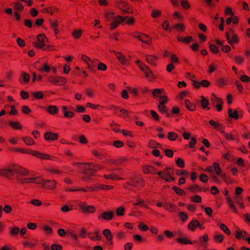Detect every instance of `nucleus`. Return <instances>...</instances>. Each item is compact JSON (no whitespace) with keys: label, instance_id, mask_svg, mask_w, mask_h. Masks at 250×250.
Returning a JSON list of instances; mask_svg holds the SVG:
<instances>
[{"label":"nucleus","instance_id":"58","mask_svg":"<svg viewBox=\"0 0 250 250\" xmlns=\"http://www.w3.org/2000/svg\"><path fill=\"white\" fill-rule=\"evenodd\" d=\"M62 246L60 245L53 244L51 246L52 250H61L62 249Z\"/></svg>","mask_w":250,"mask_h":250},{"label":"nucleus","instance_id":"12","mask_svg":"<svg viewBox=\"0 0 250 250\" xmlns=\"http://www.w3.org/2000/svg\"><path fill=\"white\" fill-rule=\"evenodd\" d=\"M210 101L214 106H216V105L223 104V102L221 99L217 97L214 94L212 93L210 97Z\"/></svg>","mask_w":250,"mask_h":250},{"label":"nucleus","instance_id":"56","mask_svg":"<svg viewBox=\"0 0 250 250\" xmlns=\"http://www.w3.org/2000/svg\"><path fill=\"white\" fill-rule=\"evenodd\" d=\"M200 180L203 183H206L208 180V176L204 174H202L200 176Z\"/></svg>","mask_w":250,"mask_h":250},{"label":"nucleus","instance_id":"21","mask_svg":"<svg viewBox=\"0 0 250 250\" xmlns=\"http://www.w3.org/2000/svg\"><path fill=\"white\" fill-rule=\"evenodd\" d=\"M229 116L233 119H237L239 118L238 114L237 111H233L231 108H229L228 110Z\"/></svg>","mask_w":250,"mask_h":250},{"label":"nucleus","instance_id":"46","mask_svg":"<svg viewBox=\"0 0 250 250\" xmlns=\"http://www.w3.org/2000/svg\"><path fill=\"white\" fill-rule=\"evenodd\" d=\"M224 136L227 140H234L235 137L231 134L224 133Z\"/></svg>","mask_w":250,"mask_h":250},{"label":"nucleus","instance_id":"64","mask_svg":"<svg viewBox=\"0 0 250 250\" xmlns=\"http://www.w3.org/2000/svg\"><path fill=\"white\" fill-rule=\"evenodd\" d=\"M181 4L184 8L187 9L189 7V4H188V2L186 0H182L181 1Z\"/></svg>","mask_w":250,"mask_h":250},{"label":"nucleus","instance_id":"38","mask_svg":"<svg viewBox=\"0 0 250 250\" xmlns=\"http://www.w3.org/2000/svg\"><path fill=\"white\" fill-rule=\"evenodd\" d=\"M226 79H216V83L220 86H223L227 83Z\"/></svg>","mask_w":250,"mask_h":250},{"label":"nucleus","instance_id":"55","mask_svg":"<svg viewBox=\"0 0 250 250\" xmlns=\"http://www.w3.org/2000/svg\"><path fill=\"white\" fill-rule=\"evenodd\" d=\"M177 165L180 167L183 168L184 167V161L181 159L178 158L176 161Z\"/></svg>","mask_w":250,"mask_h":250},{"label":"nucleus","instance_id":"3","mask_svg":"<svg viewBox=\"0 0 250 250\" xmlns=\"http://www.w3.org/2000/svg\"><path fill=\"white\" fill-rule=\"evenodd\" d=\"M114 13L110 12H106L105 13V18L109 21L113 20V21L110 23V29L113 30L116 28L119 24L122 21H125L127 17L117 16L114 17Z\"/></svg>","mask_w":250,"mask_h":250},{"label":"nucleus","instance_id":"16","mask_svg":"<svg viewBox=\"0 0 250 250\" xmlns=\"http://www.w3.org/2000/svg\"><path fill=\"white\" fill-rule=\"evenodd\" d=\"M185 104L186 107L190 111H193L196 109L195 105L188 100H185Z\"/></svg>","mask_w":250,"mask_h":250},{"label":"nucleus","instance_id":"4","mask_svg":"<svg viewBox=\"0 0 250 250\" xmlns=\"http://www.w3.org/2000/svg\"><path fill=\"white\" fill-rule=\"evenodd\" d=\"M137 63L138 64L140 69L145 73L146 77H149L150 76H155L152 73V72L150 71L149 68L145 64L139 61L137 62Z\"/></svg>","mask_w":250,"mask_h":250},{"label":"nucleus","instance_id":"47","mask_svg":"<svg viewBox=\"0 0 250 250\" xmlns=\"http://www.w3.org/2000/svg\"><path fill=\"white\" fill-rule=\"evenodd\" d=\"M191 200L193 202L200 203L202 201V198L199 195H195L191 197Z\"/></svg>","mask_w":250,"mask_h":250},{"label":"nucleus","instance_id":"63","mask_svg":"<svg viewBox=\"0 0 250 250\" xmlns=\"http://www.w3.org/2000/svg\"><path fill=\"white\" fill-rule=\"evenodd\" d=\"M31 203L32 204H33L35 206H39L41 205V204H42L40 200H37V199L32 200L31 201Z\"/></svg>","mask_w":250,"mask_h":250},{"label":"nucleus","instance_id":"37","mask_svg":"<svg viewBox=\"0 0 250 250\" xmlns=\"http://www.w3.org/2000/svg\"><path fill=\"white\" fill-rule=\"evenodd\" d=\"M172 189L175 191V192L177 194H178L180 195H183L185 194V191L183 189H182L176 186L173 187L172 188Z\"/></svg>","mask_w":250,"mask_h":250},{"label":"nucleus","instance_id":"11","mask_svg":"<svg viewBox=\"0 0 250 250\" xmlns=\"http://www.w3.org/2000/svg\"><path fill=\"white\" fill-rule=\"evenodd\" d=\"M58 134L50 132H46L44 134V138L47 141H53L57 139Z\"/></svg>","mask_w":250,"mask_h":250},{"label":"nucleus","instance_id":"31","mask_svg":"<svg viewBox=\"0 0 250 250\" xmlns=\"http://www.w3.org/2000/svg\"><path fill=\"white\" fill-rule=\"evenodd\" d=\"M140 181L138 179H132L131 181L127 183L128 186L131 187H137L139 184Z\"/></svg>","mask_w":250,"mask_h":250},{"label":"nucleus","instance_id":"19","mask_svg":"<svg viewBox=\"0 0 250 250\" xmlns=\"http://www.w3.org/2000/svg\"><path fill=\"white\" fill-rule=\"evenodd\" d=\"M87 66L89 69H90L91 71H94L96 69L98 62L93 61L91 59L88 62Z\"/></svg>","mask_w":250,"mask_h":250},{"label":"nucleus","instance_id":"50","mask_svg":"<svg viewBox=\"0 0 250 250\" xmlns=\"http://www.w3.org/2000/svg\"><path fill=\"white\" fill-rule=\"evenodd\" d=\"M82 33V30H75L74 31V32L73 33V35L75 38H79L81 36Z\"/></svg>","mask_w":250,"mask_h":250},{"label":"nucleus","instance_id":"26","mask_svg":"<svg viewBox=\"0 0 250 250\" xmlns=\"http://www.w3.org/2000/svg\"><path fill=\"white\" fill-rule=\"evenodd\" d=\"M68 191H94V188L92 187H86V189H84L83 188H78V189H68Z\"/></svg>","mask_w":250,"mask_h":250},{"label":"nucleus","instance_id":"41","mask_svg":"<svg viewBox=\"0 0 250 250\" xmlns=\"http://www.w3.org/2000/svg\"><path fill=\"white\" fill-rule=\"evenodd\" d=\"M236 237L237 239L242 238L245 240H247L249 244H250V237H246L245 236H242L240 232H238L236 234Z\"/></svg>","mask_w":250,"mask_h":250},{"label":"nucleus","instance_id":"23","mask_svg":"<svg viewBox=\"0 0 250 250\" xmlns=\"http://www.w3.org/2000/svg\"><path fill=\"white\" fill-rule=\"evenodd\" d=\"M146 59L147 62H148L149 63L153 65H155V64L154 62V61L156 60L157 58L154 56L146 55Z\"/></svg>","mask_w":250,"mask_h":250},{"label":"nucleus","instance_id":"62","mask_svg":"<svg viewBox=\"0 0 250 250\" xmlns=\"http://www.w3.org/2000/svg\"><path fill=\"white\" fill-rule=\"evenodd\" d=\"M123 145V143L120 141L117 140L114 142V146L117 148L122 147Z\"/></svg>","mask_w":250,"mask_h":250},{"label":"nucleus","instance_id":"57","mask_svg":"<svg viewBox=\"0 0 250 250\" xmlns=\"http://www.w3.org/2000/svg\"><path fill=\"white\" fill-rule=\"evenodd\" d=\"M160 99H161V100H160V101H159V102H160L159 105H164V104H166V103L167 102V98L164 96H160Z\"/></svg>","mask_w":250,"mask_h":250},{"label":"nucleus","instance_id":"33","mask_svg":"<svg viewBox=\"0 0 250 250\" xmlns=\"http://www.w3.org/2000/svg\"><path fill=\"white\" fill-rule=\"evenodd\" d=\"M33 96L36 99H41L43 98V95L41 91L38 92H33L32 93Z\"/></svg>","mask_w":250,"mask_h":250},{"label":"nucleus","instance_id":"59","mask_svg":"<svg viewBox=\"0 0 250 250\" xmlns=\"http://www.w3.org/2000/svg\"><path fill=\"white\" fill-rule=\"evenodd\" d=\"M22 111L25 114H27L31 112L30 109L26 105L22 106Z\"/></svg>","mask_w":250,"mask_h":250},{"label":"nucleus","instance_id":"6","mask_svg":"<svg viewBox=\"0 0 250 250\" xmlns=\"http://www.w3.org/2000/svg\"><path fill=\"white\" fill-rule=\"evenodd\" d=\"M79 206L83 213H93L95 211L93 206H88L84 202L81 203Z\"/></svg>","mask_w":250,"mask_h":250},{"label":"nucleus","instance_id":"42","mask_svg":"<svg viewBox=\"0 0 250 250\" xmlns=\"http://www.w3.org/2000/svg\"><path fill=\"white\" fill-rule=\"evenodd\" d=\"M152 94L154 97L162 96H161V94H162L161 90L160 89H158V88H156L153 90Z\"/></svg>","mask_w":250,"mask_h":250},{"label":"nucleus","instance_id":"27","mask_svg":"<svg viewBox=\"0 0 250 250\" xmlns=\"http://www.w3.org/2000/svg\"><path fill=\"white\" fill-rule=\"evenodd\" d=\"M9 125L14 129H20L21 128V126L19 123L17 122L10 121L9 122Z\"/></svg>","mask_w":250,"mask_h":250},{"label":"nucleus","instance_id":"43","mask_svg":"<svg viewBox=\"0 0 250 250\" xmlns=\"http://www.w3.org/2000/svg\"><path fill=\"white\" fill-rule=\"evenodd\" d=\"M209 48L213 53H218L219 52L218 48L214 44H210L209 45Z\"/></svg>","mask_w":250,"mask_h":250},{"label":"nucleus","instance_id":"32","mask_svg":"<svg viewBox=\"0 0 250 250\" xmlns=\"http://www.w3.org/2000/svg\"><path fill=\"white\" fill-rule=\"evenodd\" d=\"M22 140L27 145H32V144H34V142L33 140L31 138L29 137L23 138Z\"/></svg>","mask_w":250,"mask_h":250},{"label":"nucleus","instance_id":"24","mask_svg":"<svg viewBox=\"0 0 250 250\" xmlns=\"http://www.w3.org/2000/svg\"><path fill=\"white\" fill-rule=\"evenodd\" d=\"M47 111L51 114H54L58 112V109L55 105H50L47 108Z\"/></svg>","mask_w":250,"mask_h":250},{"label":"nucleus","instance_id":"1","mask_svg":"<svg viewBox=\"0 0 250 250\" xmlns=\"http://www.w3.org/2000/svg\"><path fill=\"white\" fill-rule=\"evenodd\" d=\"M29 174L28 171L24 168L20 167H14L12 168L0 170V175L5 176L9 179H13L15 177L17 182L20 184L25 183H34L41 184L45 188L53 189L55 187V181L44 180L41 177L26 178L22 176H26Z\"/></svg>","mask_w":250,"mask_h":250},{"label":"nucleus","instance_id":"40","mask_svg":"<svg viewBox=\"0 0 250 250\" xmlns=\"http://www.w3.org/2000/svg\"><path fill=\"white\" fill-rule=\"evenodd\" d=\"M125 211V208L123 207L118 208L116 210V214L118 216H122L124 215Z\"/></svg>","mask_w":250,"mask_h":250},{"label":"nucleus","instance_id":"49","mask_svg":"<svg viewBox=\"0 0 250 250\" xmlns=\"http://www.w3.org/2000/svg\"><path fill=\"white\" fill-rule=\"evenodd\" d=\"M97 188L102 189H110L113 188L112 186H106L104 185H100L99 186L97 187Z\"/></svg>","mask_w":250,"mask_h":250},{"label":"nucleus","instance_id":"29","mask_svg":"<svg viewBox=\"0 0 250 250\" xmlns=\"http://www.w3.org/2000/svg\"><path fill=\"white\" fill-rule=\"evenodd\" d=\"M188 189L190 192H196L197 191L200 190V189L199 187L197 185H194L193 186H189L188 188Z\"/></svg>","mask_w":250,"mask_h":250},{"label":"nucleus","instance_id":"8","mask_svg":"<svg viewBox=\"0 0 250 250\" xmlns=\"http://www.w3.org/2000/svg\"><path fill=\"white\" fill-rule=\"evenodd\" d=\"M43 36V34H40L38 36L37 39L38 42H34V45L37 48L43 49V47L45 46L44 42H46L47 39L45 37H42Z\"/></svg>","mask_w":250,"mask_h":250},{"label":"nucleus","instance_id":"7","mask_svg":"<svg viewBox=\"0 0 250 250\" xmlns=\"http://www.w3.org/2000/svg\"><path fill=\"white\" fill-rule=\"evenodd\" d=\"M39 69L42 72H49L50 71L53 73H55L56 72V68L52 67L51 68L45 62L42 63L41 66L39 67Z\"/></svg>","mask_w":250,"mask_h":250},{"label":"nucleus","instance_id":"36","mask_svg":"<svg viewBox=\"0 0 250 250\" xmlns=\"http://www.w3.org/2000/svg\"><path fill=\"white\" fill-rule=\"evenodd\" d=\"M178 137V135L173 132H170L168 135V138L171 141L175 140Z\"/></svg>","mask_w":250,"mask_h":250},{"label":"nucleus","instance_id":"35","mask_svg":"<svg viewBox=\"0 0 250 250\" xmlns=\"http://www.w3.org/2000/svg\"><path fill=\"white\" fill-rule=\"evenodd\" d=\"M158 108L160 112H161L163 113H167V116L169 117L170 116V114L169 113H167V110L166 109V107L165 105H159Z\"/></svg>","mask_w":250,"mask_h":250},{"label":"nucleus","instance_id":"45","mask_svg":"<svg viewBox=\"0 0 250 250\" xmlns=\"http://www.w3.org/2000/svg\"><path fill=\"white\" fill-rule=\"evenodd\" d=\"M97 66H98V69L99 70H100L102 71H104V70H106V65L104 63H102V62H100L99 63H98Z\"/></svg>","mask_w":250,"mask_h":250},{"label":"nucleus","instance_id":"14","mask_svg":"<svg viewBox=\"0 0 250 250\" xmlns=\"http://www.w3.org/2000/svg\"><path fill=\"white\" fill-rule=\"evenodd\" d=\"M114 214L112 211H105L102 214L101 217L105 220H110L113 218Z\"/></svg>","mask_w":250,"mask_h":250},{"label":"nucleus","instance_id":"15","mask_svg":"<svg viewBox=\"0 0 250 250\" xmlns=\"http://www.w3.org/2000/svg\"><path fill=\"white\" fill-rule=\"evenodd\" d=\"M143 171L145 173H152L156 171V169L151 166L146 165L143 167Z\"/></svg>","mask_w":250,"mask_h":250},{"label":"nucleus","instance_id":"20","mask_svg":"<svg viewBox=\"0 0 250 250\" xmlns=\"http://www.w3.org/2000/svg\"><path fill=\"white\" fill-rule=\"evenodd\" d=\"M199 225V222L196 220L192 221L188 225V229L193 231L197 226Z\"/></svg>","mask_w":250,"mask_h":250},{"label":"nucleus","instance_id":"10","mask_svg":"<svg viewBox=\"0 0 250 250\" xmlns=\"http://www.w3.org/2000/svg\"><path fill=\"white\" fill-rule=\"evenodd\" d=\"M192 84L196 88H199L201 85L204 87H208L210 83L208 81L203 80L201 82L197 81L196 79H192Z\"/></svg>","mask_w":250,"mask_h":250},{"label":"nucleus","instance_id":"51","mask_svg":"<svg viewBox=\"0 0 250 250\" xmlns=\"http://www.w3.org/2000/svg\"><path fill=\"white\" fill-rule=\"evenodd\" d=\"M165 152V154L167 157H171L173 155V152L171 149H163Z\"/></svg>","mask_w":250,"mask_h":250},{"label":"nucleus","instance_id":"52","mask_svg":"<svg viewBox=\"0 0 250 250\" xmlns=\"http://www.w3.org/2000/svg\"><path fill=\"white\" fill-rule=\"evenodd\" d=\"M224 236L222 234H216L214 236L215 241L218 242H221L223 240Z\"/></svg>","mask_w":250,"mask_h":250},{"label":"nucleus","instance_id":"9","mask_svg":"<svg viewBox=\"0 0 250 250\" xmlns=\"http://www.w3.org/2000/svg\"><path fill=\"white\" fill-rule=\"evenodd\" d=\"M16 151H20L21 152H25L24 151H23V150H21L19 149H16ZM25 152L30 153L31 154H32L33 155L36 156L41 158L42 159L51 160V157L49 155L41 153L36 151H32V152Z\"/></svg>","mask_w":250,"mask_h":250},{"label":"nucleus","instance_id":"53","mask_svg":"<svg viewBox=\"0 0 250 250\" xmlns=\"http://www.w3.org/2000/svg\"><path fill=\"white\" fill-rule=\"evenodd\" d=\"M20 231V229L18 228L15 227L13 228H12L10 230V233L12 235H17L19 233Z\"/></svg>","mask_w":250,"mask_h":250},{"label":"nucleus","instance_id":"22","mask_svg":"<svg viewBox=\"0 0 250 250\" xmlns=\"http://www.w3.org/2000/svg\"><path fill=\"white\" fill-rule=\"evenodd\" d=\"M103 234L105 236L106 238L109 241H111L112 239V236L111 232L109 229H105L103 230Z\"/></svg>","mask_w":250,"mask_h":250},{"label":"nucleus","instance_id":"30","mask_svg":"<svg viewBox=\"0 0 250 250\" xmlns=\"http://www.w3.org/2000/svg\"><path fill=\"white\" fill-rule=\"evenodd\" d=\"M220 229L227 234L229 235L230 234V231L229 228L224 224H221L220 225Z\"/></svg>","mask_w":250,"mask_h":250},{"label":"nucleus","instance_id":"17","mask_svg":"<svg viewBox=\"0 0 250 250\" xmlns=\"http://www.w3.org/2000/svg\"><path fill=\"white\" fill-rule=\"evenodd\" d=\"M229 207L235 213L238 212V210L235 207V206L233 204V202L232 199L229 197H227L226 198Z\"/></svg>","mask_w":250,"mask_h":250},{"label":"nucleus","instance_id":"61","mask_svg":"<svg viewBox=\"0 0 250 250\" xmlns=\"http://www.w3.org/2000/svg\"><path fill=\"white\" fill-rule=\"evenodd\" d=\"M15 8L18 10H21L23 9V5L19 2H17L15 4Z\"/></svg>","mask_w":250,"mask_h":250},{"label":"nucleus","instance_id":"5","mask_svg":"<svg viewBox=\"0 0 250 250\" xmlns=\"http://www.w3.org/2000/svg\"><path fill=\"white\" fill-rule=\"evenodd\" d=\"M229 34L228 33L226 34V38L228 42L230 44L232 43L238 42V39L237 36L233 33V31L231 29L229 30Z\"/></svg>","mask_w":250,"mask_h":250},{"label":"nucleus","instance_id":"44","mask_svg":"<svg viewBox=\"0 0 250 250\" xmlns=\"http://www.w3.org/2000/svg\"><path fill=\"white\" fill-rule=\"evenodd\" d=\"M125 161V158H122L120 160H112L111 161V163L114 165H118Z\"/></svg>","mask_w":250,"mask_h":250},{"label":"nucleus","instance_id":"39","mask_svg":"<svg viewBox=\"0 0 250 250\" xmlns=\"http://www.w3.org/2000/svg\"><path fill=\"white\" fill-rule=\"evenodd\" d=\"M177 241L179 243H183V244H192V242L186 239L185 238H178Z\"/></svg>","mask_w":250,"mask_h":250},{"label":"nucleus","instance_id":"25","mask_svg":"<svg viewBox=\"0 0 250 250\" xmlns=\"http://www.w3.org/2000/svg\"><path fill=\"white\" fill-rule=\"evenodd\" d=\"M149 146L152 148L158 147L161 148L162 150L164 149L161 145L154 141H150L149 144Z\"/></svg>","mask_w":250,"mask_h":250},{"label":"nucleus","instance_id":"18","mask_svg":"<svg viewBox=\"0 0 250 250\" xmlns=\"http://www.w3.org/2000/svg\"><path fill=\"white\" fill-rule=\"evenodd\" d=\"M50 83L54 85H62L66 83L65 79H51Z\"/></svg>","mask_w":250,"mask_h":250},{"label":"nucleus","instance_id":"13","mask_svg":"<svg viewBox=\"0 0 250 250\" xmlns=\"http://www.w3.org/2000/svg\"><path fill=\"white\" fill-rule=\"evenodd\" d=\"M115 55L118 58V60L124 65H126L128 63V60L126 59L125 56L122 55L120 53L118 52H114Z\"/></svg>","mask_w":250,"mask_h":250},{"label":"nucleus","instance_id":"60","mask_svg":"<svg viewBox=\"0 0 250 250\" xmlns=\"http://www.w3.org/2000/svg\"><path fill=\"white\" fill-rule=\"evenodd\" d=\"M161 15V13L158 10H153L152 11L151 16L153 18H156L157 17L160 16Z\"/></svg>","mask_w":250,"mask_h":250},{"label":"nucleus","instance_id":"28","mask_svg":"<svg viewBox=\"0 0 250 250\" xmlns=\"http://www.w3.org/2000/svg\"><path fill=\"white\" fill-rule=\"evenodd\" d=\"M213 168L216 174L218 175H220L221 174V169L218 163H214L213 164Z\"/></svg>","mask_w":250,"mask_h":250},{"label":"nucleus","instance_id":"54","mask_svg":"<svg viewBox=\"0 0 250 250\" xmlns=\"http://www.w3.org/2000/svg\"><path fill=\"white\" fill-rule=\"evenodd\" d=\"M179 215L183 222L186 221L188 219V215L184 212H180Z\"/></svg>","mask_w":250,"mask_h":250},{"label":"nucleus","instance_id":"2","mask_svg":"<svg viewBox=\"0 0 250 250\" xmlns=\"http://www.w3.org/2000/svg\"><path fill=\"white\" fill-rule=\"evenodd\" d=\"M74 165L78 166L80 169L81 172L85 175L82 179L85 181H88L90 177L93 175L96 171L100 168L99 165L91 163H83L75 162Z\"/></svg>","mask_w":250,"mask_h":250},{"label":"nucleus","instance_id":"34","mask_svg":"<svg viewBox=\"0 0 250 250\" xmlns=\"http://www.w3.org/2000/svg\"><path fill=\"white\" fill-rule=\"evenodd\" d=\"M201 103L202 106L203 108H206V107H207L208 105L209 104V102L207 99H206L205 97L202 96Z\"/></svg>","mask_w":250,"mask_h":250},{"label":"nucleus","instance_id":"48","mask_svg":"<svg viewBox=\"0 0 250 250\" xmlns=\"http://www.w3.org/2000/svg\"><path fill=\"white\" fill-rule=\"evenodd\" d=\"M174 27L175 28H176L177 30L179 31H184V30H185V27H184V25L182 24H181V23L177 24L175 25Z\"/></svg>","mask_w":250,"mask_h":250}]
</instances>
